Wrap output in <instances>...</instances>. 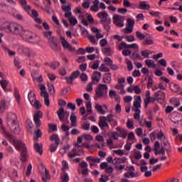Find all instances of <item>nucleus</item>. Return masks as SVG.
<instances>
[{
  "label": "nucleus",
  "instance_id": "obj_56",
  "mask_svg": "<svg viewBox=\"0 0 182 182\" xmlns=\"http://www.w3.org/2000/svg\"><path fill=\"white\" fill-rule=\"evenodd\" d=\"M82 138L88 141H91V140H93V136L90 134H82Z\"/></svg>",
  "mask_w": 182,
  "mask_h": 182
},
{
  "label": "nucleus",
  "instance_id": "obj_24",
  "mask_svg": "<svg viewBox=\"0 0 182 182\" xmlns=\"http://www.w3.org/2000/svg\"><path fill=\"white\" fill-rule=\"evenodd\" d=\"M85 160L87 161H89L90 163H100V161H102V159L97 157V158H95L93 156H87L85 158Z\"/></svg>",
  "mask_w": 182,
  "mask_h": 182
},
{
  "label": "nucleus",
  "instance_id": "obj_19",
  "mask_svg": "<svg viewBox=\"0 0 182 182\" xmlns=\"http://www.w3.org/2000/svg\"><path fill=\"white\" fill-rule=\"evenodd\" d=\"M116 130L119 133V137H122V139H126V137H127V131L126 129L118 127L116 128Z\"/></svg>",
  "mask_w": 182,
  "mask_h": 182
},
{
  "label": "nucleus",
  "instance_id": "obj_13",
  "mask_svg": "<svg viewBox=\"0 0 182 182\" xmlns=\"http://www.w3.org/2000/svg\"><path fill=\"white\" fill-rule=\"evenodd\" d=\"M113 20L114 24L118 26V28H123L124 26V23H123L124 22V17L117 15L113 17Z\"/></svg>",
  "mask_w": 182,
  "mask_h": 182
},
{
  "label": "nucleus",
  "instance_id": "obj_37",
  "mask_svg": "<svg viewBox=\"0 0 182 182\" xmlns=\"http://www.w3.org/2000/svg\"><path fill=\"white\" fill-rule=\"evenodd\" d=\"M145 63L148 68H156V64H154V61L153 60H145Z\"/></svg>",
  "mask_w": 182,
  "mask_h": 182
},
{
  "label": "nucleus",
  "instance_id": "obj_33",
  "mask_svg": "<svg viewBox=\"0 0 182 182\" xmlns=\"http://www.w3.org/2000/svg\"><path fill=\"white\" fill-rule=\"evenodd\" d=\"M154 151L156 156H158V154H160V142L155 141L154 143Z\"/></svg>",
  "mask_w": 182,
  "mask_h": 182
},
{
  "label": "nucleus",
  "instance_id": "obj_35",
  "mask_svg": "<svg viewBox=\"0 0 182 182\" xmlns=\"http://www.w3.org/2000/svg\"><path fill=\"white\" fill-rule=\"evenodd\" d=\"M14 97L18 103H19V102H21V95H19V90H18L16 87L14 88Z\"/></svg>",
  "mask_w": 182,
  "mask_h": 182
},
{
  "label": "nucleus",
  "instance_id": "obj_27",
  "mask_svg": "<svg viewBox=\"0 0 182 182\" xmlns=\"http://www.w3.org/2000/svg\"><path fill=\"white\" fill-rule=\"evenodd\" d=\"M28 99L31 103V105H32V103H33V102L35 100H36V95H35L33 93V92L32 90H31L29 92H28Z\"/></svg>",
  "mask_w": 182,
  "mask_h": 182
},
{
  "label": "nucleus",
  "instance_id": "obj_46",
  "mask_svg": "<svg viewBox=\"0 0 182 182\" xmlns=\"http://www.w3.org/2000/svg\"><path fill=\"white\" fill-rule=\"evenodd\" d=\"M127 26L129 27V28H134V23H135V21L134 20L132 19V18H128L127 20Z\"/></svg>",
  "mask_w": 182,
  "mask_h": 182
},
{
  "label": "nucleus",
  "instance_id": "obj_9",
  "mask_svg": "<svg viewBox=\"0 0 182 182\" xmlns=\"http://www.w3.org/2000/svg\"><path fill=\"white\" fill-rule=\"evenodd\" d=\"M40 95L41 97H44V103L47 107L50 105V102L49 101V94L46 92V87L43 84L40 85Z\"/></svg>",
  "mask_w": 182,
  "mask_h": 182
},
{
  "label": "nucleus",
  "instance_id": "obj_7",
  "mask_svg": "<svg viewBox=\"0 0 182 182\" xmlns=\"http://www.w3.org/2000/svg\"><path fill=\"white\" fill-rule=\"evenodd\" d=\"M124 163H126V157H124L122 159H114V166L115 170H118V171H122V170H124V168H126V165H124Z\"/></svg>",
  "mask_w": 182,
  "mask_h": 182
},
{
  "label": "nucleus",
  "instance_id": "obj_10",
  "mask_svg": "<svg viewBox=\"0 0 182 182\" xmlns=\"http://www.w3.org/2000/svg\"><path fill=\"white\" fill-rule=\"evenodd\" d=\"M42 117H43V113L41 111H37L33 114V121L37 129L42 126V122L41 121Z\"/></svg>",
  "mask_w": 182,
  "mask_h": 182
},
{
  "label": "nucleus",
  "instance_id": "obj_21",
  "mask_svg": "<svg viewBox=\"0 0 182 182\" xmlns=\"http://www.w3.org/2000/svg\"><path fill=\"white\" fill-rule=\"evenodd\" d=\"M46 66H49L51 69H53V70H55V69H58V68H59V66H60V63L58 62V61H55L53 63H45Z\"/></svg>",
  "mask_w": 182,
  "mask_h": 182
},
{
  "label": "nucleus",
  "instance_id": "obj_36",
  "mask_svg": "<svg viewBox=\"0 0 182 182\" xmlns=\"http://www.w3.org/2000/svg\"><path fill=\"white\" fill-rule=\"evenodd\" d=\"M95 109H96L97 112H98V113H101V114H105V113H106V111H105V109H103V107H102V105H96Z\"/></svg>",
  "mask_w": 182,
  "mask_h": 182
},
{
  "label": "nucleus",
  "instance_id": "obj_39",
  "mask_svg": "<svg viewBox=\"0 0 182 182\" xmlns=\"http://www.w3.org/2000/svg\"><path fill=\"white\" fill-rule=\"evenodd\" d=\"M62 164H63L62 171H63L64 173H66V170H69V164L66 161H63Z\"/></svg>",
  "mask_w": 182,
  "mask_h": 182
},
{
  "label": "nucleus",
  "instance_id": "obj_50",
  "mask_svg": "<svg viewBox=\"0 0 182 182\" xmlns=\"http://www.w3.org/2000/svg\"><path fill=\"white\" fill-rule=\"evenodd\" d=\"M119 50H122V49H127V43L125 42H122L118 46Z\"/></svg>",
  "mask_w": 182,
  "mask_h": 182
},
{
  "label": "nucleus",
  "instance_id": "obj_32",
  "mask_svg": "<svg viewBox=\"0 0 182 182\" xmlns=\"http://www.w3.org/2000/svg\"><path fill=\"white\" fill-rule=\"evenodd\" d=\"M50 174H49V171L48 169H45V176L42 178L43 182H48V180H50Z\"/></svg>",
  "mask_w": 182,
  "mask_h": 182
},
{
  "label": "nucleus",
  "instance_id": "obj_48",
  "mask_svg": "<svg viewBox=\"0 0 182 182\" xmlns=\"http://www.w3.org/2000/svg\"><path fill=\"white\" fill-rule=\"evenodd\" d=\"M48 127L52 132H58V125L56 124H50Z\"/></svg>",
  "mask_w": 182,
  "mask_h": 182
},
{
  "label": "nucleus",
  "instance_id": "obj_5",
  "mask_svg": "<svg viewBox=\"0 0 182 182\" xmlns=\"http://www.w3.org/2000/svg\"><path fill=\"white\" fill-rule=\"evenodd\" d=\"M105 96H107V85L106 84H99L95 91L94 99L95 100H98L100 97Z\"/></svg>",
  "mask_w": 182,
  "mask_h": 182
},
{
  "label": "nucleus",
  "instance_id": "obj_22",
  "mask_svg": "<svg viewBox=\"0 0 182 182\" xmlns=\"http://www.w3.org/2000/svg\"><path fill=\"white\" fill-rule=\"evenodd\" d=\"M140 170L141 173H144L145 177H151V171H147L149 170V167L141 166Z\"/></svg>",
  "mask_w": 182,
  "mask_h": 182
},
{
  "label": "nucleus",
  "instance_id": "obj_1",
  "mask_svg": "<svg viewBox=\"0 0 182 182\" xmlns=\"http://www.w3.org/2000/svg\"><path fill=\"white\" fill-rule=\"evenodd\" d=\"M3 29L9 33L21 35L23 39L28 41L30 43H38L39 42V36H36L29 30H25L22 27H19L14 23H4Z\"/></svg>",
  "mask_w": 182,
  "mask_h": 182
},
{
  "label": "nucleus",
  "instance_id": "obj_28",
  "mask_svg": "<svg viewBox=\"0 0 182 182\" xmlns=\"http://www.w3.org/2000/svg\"><path fill=\"white\" fill-rule=\"evenodd\" d=\"M150 97H151V96L150 95V90H147L146 92V97L144 100V107L145 109H147V107H149V100L150 99Z\"/></svg>",
  "mask_w": 182,
  "mask_h": 182
},
{
  "label": "nucleus",
  "instance_id": "obj_30",
  "mask_svg": "<svg viewBox=\"0 0 182 182\" xmlns=\"http://www.w3.org/2000/svg\"><path fill=\"white\" fill-rule=\"evenodd\" d=\"M50 46L54 52H60V50H62L60 46H58V43H53L52 44H50Z\"/></svg>",
  "mask_w": 182,
  "mask_h": 182
},
{
  "label": "nucleus",
  "instance_id": "obj_63",
  "mask_svg": "<svg viewBox=\"0 0 182 182\" xmlns=\"http://www.w3.org/2000/svg\"><path fill=\"white\" fill-rule=\"evenodd\" d=\"M171 90H173V92H180V86H178V85L177 84H174L171 88Z\"/></svg>",
  "mask_w": 182,
  "mask_h": 182
},
{
  "label": "nucleus",
  "instance_id": "obj_61",
  "mask_svg": "<svg viewBox=\"0 0 182 182\" xmlns=\"http://www.w3.org/2000/svg\"><path fill=\"white\" fill-rule=\"evenodd\" d=\"M100 167L101 170H106V168L109 167V164L107 162H102L100 164Z\"/></svg>",
  "mask_w": 182,
  "mask_h": 182
},
{
  "label": "nucleus",
  "instance_id": "obj_62",
  "mask_svg": "<svg viewBox=\"0 0 182 182\" xmlns=\"http://www.w3.org/2000/svg\"><path fill=\"white\" fill-rule=\"evenodd\" d=\"M91 132L95 134H97V133H99V128L95 125L91 126Z\"/></svg>",
  "mask_w": 182,
  "mask_h": 182
},
{
  "label": "nucleus",
  "instance_id": "obj_4",
  "mask_svg": "<svg viewBox=\"0 0 182 182\" xmlns=\"http://www.w3.org/2000/svg\"><path fill=\"white\" fill-rule=\"evenodd\" d=\"M62 9L65 12V18L68 19V22H70V25L75 26V25L77 23V19H76V17L72 16V8L70 6H62Z\"/></svg>",
  "mask_w": 182,
  "mask_h": 182
},
{
  "label": "nucleus",
  "instance_id": "obj_16",
  "mask_svg": "<svg viewBox=\"0 0 182 182\" xmlns=\"http://www.w3.org/2000/svg\"><path fill=\"white\" fill-rule=\"evenodd\" d=\"M99 126L101 127L102 130H103V127H108L109 124L107 123V118L105 116H102L100 117V121L98 122Z\"/></svg>",
  "mask_w": 182,
  "mask_h": 182
},
{
  "label": "nucleus",
  "instance_id": "obj_47",
  "mask_svg": "<svg viewBox=\"0 0 182 182\" xmlns=\"http://www.w3.org/2000/svg\"><path fill=\"white\" fill-rule=\"evenodd\" d=\"M134 110H140L141 109V102L134 101Z\"/></svg>",
  "mask_w": 182,
  "mask_h": 182
},
{
  "label": "nucleus",
  "instance_id": "obj_17",
  "mask_svg": "<svg viewBox=\"0 0 182 182\" xmlns=\"http://www.w3.org/2000/svg\"><path fill=\"white\" fill-rule=\"evenodd\" d=\"M33 147L38 154H40V156L43 154V145L42 144L35 143Z\"/></svg>",
  "mask_w": 182,
  "mask_h": 182
},
{
  "label": "nucleus",
  "instance_id": "obj_12",
  "mask_svg": "<svg viewBox=\"0 0 182 182\" xmlns=\"http://www.w3.org/2000/svg\"><path fill=\"white\" fill-rule=\"evenodd\" d=\"M60 41L61 42V45L64 49H66L67 50H69V52H75L76 50V48L75 47L72 46L69 44V42L65 39L64 37H61L60 38Z\"/></svg>",
  "mask_w": 182,
  "mask_h": 182
},
{
  "label": "nucleus",
  "instance_id": "obj_38",
  "mask_svg": "<svg viewBox=\"0 0 182 182\" xmlns=\"http://www.w3.org/2000/svg\"><path fill=\"white\" fill-rule=\"evenodd\" d=\"M125 62L127 63L128 70H129V72H132V70H133V63H132V60H130L129 59H126Z\"/></svg>",
  "mask_w": 182,
  "mask_h": 182
},
{
  "label": "nucleus",
  "instance_id": "obj_52",
  "mask_svg": "<svg viewBox=\"0 0 182 182\" xmlns=\"http://www.w3.org/2000/svg\"><path fill=\"white\" fill-rule=\"evenodd\" d=\"M14 65L17 69H21V68H22V65H21V63L19 62V59H18V58H14Z\"/></svg>",
  "mask_w": 182,
  "mask_h": 182
},
{
  "label": "nucleus",
  "instance_id": "obj_42",
  "mask_svg": "<svg viewBox=\"0 0 182 182\" xmlns=\"http://www.w3.org/2000/svg\"><path fill=\"white\" fill-rule=\"evenodd\" d=\"M135 113L134 114V119H135V120H137V122H139V120H140V114L141 113V110H134Z\"/></svg>",
  "mask_w": 182,
  "mask_h": 182
},
{
  "label": "nucleus",
  "instance_id": "obj_29",
  "mask_svg": "<svg viewBox=\"0 0 182 182\" xmlns=\"http://www.w3.org/2000/svg\"><path fill=\"white\" fill-rule=\"evenodd\" d=\"M139 9L147 11V10L150 9V5L146 4V1H141L139 3Z\"/></svg>",
  "mask_w": 182,
  "mask_h": 182
},
{
  "label": "nucleus",
  "instance_id": "obj_6",
  "mask_svg": "<svg viewBox=\"0 0 182 182\" xmlns=\"http://www.w3.org/2000/svg\"><path fill=\"white\" fill-rule=\"evenodd\" d=\"M83 147L79 144H75V148H73L68 154V159H74L76 156H82L83 154Z\"/></svg>",
  "mask_w": 182,
  "mask_h": 182
},
{
  "label": "nucleus",
  "instance_id": "obj_11",
  "mask_svg": "<svg viewBox=\"0 0 182 182\" xmlns=\"http://www.w3.org/2000/svg\"><path fill=\"white\" fill-rule=\"evenodd\" d=\"M97 16L100 18V23H105V22H108V23H112V19L109 18V14H107V11H101L99 12L97 14Z\"/></svg>",
  "mask_w": 182,
  "mask_h": 182
},
{
  "label": "nucleus",
  "instance_id": "obj_64",
  "mask_svg": "<svg viewBox=\"0 0 182 182\" xmlns=\"http://www.w3.org/2000/svg\"><path fill=\"white\" fill-rule=\"evenodd\" d=\"M133 32V27H127L124 28V33L127 34L132 33Z\"/></svg>",
  "mask_w": 182,
  "mask_h": 182
},
{
  "label": "nucleus",
  "instance_id": "obj_44",
  "mask_svg": "<svg viewBox=\"0 0 182 182\" xmlns=\"http://www.w3.org/2000/svg\"><path fill=\"white\" fill-rule=\"evenodd\" d=\"M6 106V102H5V101H1L0 102V113H4V112H5Z\"/></svg>",
  "mask_w": 182,
  "mask_h": 182
},
{
  "label": "nucleus",
  "instance_id": "obj_49",
  "mask_svg": "<svg viewBox=\"0 0 182 182\" xmlns=\"http://www.w3.org/2000/svg\"><path fill=\"white\" fill-rule=\"evenodd\" d=\"M109 42H107V40L105 38H103L100 40V45L102 46V48H105V46H107Z\"/></svg>",
  "mask_w": 182,
  "mask_h": 182
},
{
  "label": "nucleus",
  "instance_id": "obj_26",
  "mask_svg": "<svg viewBox=\"0 0 182 182\" xmlns=\"http://www.w3.org/2000/svg\"><path fill=\"white\" fill-rule=\"evenodd\" d=\"M93 4L94 5L90 6V11L92 12H97L99 11V0H95Z\"/></svg>",
  "mask_w": 182,
  "mask_h": 182
},
{
  "label": "nucleus",
  "instance_id": "obj_15",
  "mask_svg": "<svg viewBox=\"0 0 182 182\" xmlns=\"http://www.w3.org/2000/svg\"><path fill=\"white\" fill-rule=\"evenodd\" d=\"M156 100L159 103H164L166 100V93L161 90H159L154 93Z\"/></svg>",
  "mask_w": 182,
  "mask_h": 182
},
{
  "label": "nucleus",
  "instance_id": "obj_34",
  "mask_svg": "<svg viewBox=\"0 0 182 182\" xmlns=\"http://www.w3.org/2000/svg\"><path fill=\"white\" fill-rule=\"evenodd\" d=\"M31 106H33V107H36L37 110H39L41 107H42V105H41V102L39 100H36L33 102H32Z\"/></svg>",
  "mask_w": 182,
  "mask_h": 182
},
{
  "label": "nucleus",
  "instance_id": "obj_58",
  "mask_svg": "<svg viewBox=\"0 0 182 182\" xmlns=\"http://www.w3.org/2000/svg\"><path fill=\"white\" fill-rule=\"evenodd\" d=\"M136 37L139 38L140 41H143V39H145V38L146 37L139 31H136Z\"/></svg>",
  "mask_w": 182,
  "mask_h": 182
},
{
  "label": "nucleus",
  "instance_id": "obj_51",
  "mask_svg": "<svg viewBox=\"0 0 182 182\" xmlns=\"http://www.w3.org/2000/svg\"><path fill=\"white\" fill-rule=\"evenodd\" d=\"M67 107H68V109H70L73 111L76 110V104H73L72 102H68L67 104Z\"/></svg>",
  "mask_w": 182,
  "mask_h": 182
},
{
  "label": "nucleus",
  "instance_id": "obj_31",
  "mask_svg": "<svg viewBox=\"0 0 182 182\" xmlns=\"http://www.w3.org/2000/svg\"><path fill=\"white\" fill-rule=\"evenodd\" d=\"M102 82L104 83H107V84L110 83L112 82V74L110 73L105 74L102 80Z\"/></svg>",
  "mask_w": 182,
  "mask_h": 182
},
{
  "label": "nucleus",
  "instance_id": "obj_41",
  "mask_svg": "<svg viewBox=\"0 0 182 182\" xmlns=\"http://www.w3.org/2000/svg\"><path fill=\"white\" fill-rule=\"evenodd\" d=\"M80 75V71L76 70L73 72L70 76L73 77V79L75 80V79H77V77H79Z\"/></svg>",
  "mask_w": 182,
  "mask_h": 182
},
{
  "label": "nucleus",
  "instance_id": "obj_2",
  "mask_svg": "<svg viewBox=\"0 0 182 182\" xmlns=\"http://www.w3.org/2000/svg\"><path fill=\"white\" fill-rule=\"evenodd\" d=\"M4 136L10 143H12L16 150L18 151H21V161L23 163H25V161L28 160V158L26 157V155L28 154V149L25 146V144L22 143V141L21 140L15 139V136L9 132L6 133Z\"/></svg>",
  "mask_w": 182,
  "mask_h": 182
},
{
  "label": "nucleus",
  "instance_id": "obj_14",
  "mask_svg": "<svg viewBox=\"0 0 182 182\" xmlns=\"http://www.w3.org/2000/svg\"><path fill=\"white\" fill-rule=\"evenodd\" d=\"M125 170L127 171H129V172H127L124 174V177H125V178H130V177L132 178H134V177H136V173L134 172V166H127L125 168Z\"/></svg>",
  "mask_w": 182,
  "mask_h": 182
},
{
  "label": "nucleus",
  "instance_id": "obj_43",
  "mask_svg": "<svg viewBox=\"0 0 182 182\" xmlns=\"http://www.w3.org/2000/svg\"><path fill=\"white\" fill-rule=\"evenodd\" d=\"M61 182H69V175H68V173L64 172V174L61 176Z\"/></svg>",
  "mask_w": 182,
  "mask_h": 182
},
{
  "label": "nucleus",
  "instance_id": "obj_55",
  "mask_svg": "<svg viewBox=\"0 0 182 182\" xmlns=\"http://www.w3.org/2000/svg\"><path fill=\"white\" fill-rule=\"evenodd\" d=\"M64 79L66 80V83H68V85H72L73 83L74 80L70 75L69 77H64Z\"/></svg>",
  "mask_w": 182,
  "mask_h": 182
},
{
  "label": "nucleus",
  "instance_id": "obj_25",
  "mask_svg": "<svg viewBox=\"0 0 182 182\" xmlns=\"http://www.w3.org/2000/svg\"><path fill=\"white\" fill-rule=\"evenodd\" d=\"M102 52L104 55H107V56H112L113 55V51H112V48L109 47L102 48Z\"/></svg>",
  "mask_w": 182,
  "mask_h": 182
},
{
  "label": "nucleus",
  "instance_id": "obj_59",
  "mask_svg": "<svg viewBox=\"0 0 182 182\" xmlns=\"http://www.w3.org/2000/svg\"><path fill=\"white\" fill-rule=\"evenodd\" d=\"M80 79H81V80L82 82H87V75H86V73H82L80 75Z\"/></svg>",
  "mask_w": 182,
  "mask_h": 182
},
{
  "label": "nucleus",
  "instance_id": "obj_54",
  "mask_svg": "<svg viewBox=\"0 0 182 182\" xmlns=\"http://www.w3.org/2000/svg\"><path fill=\"white\" fill-rule=\"evenodd\" d=\"M48 90L50 95H55V86L53 84H50L48 85Z\"/></svg>",
  "mask_w": 182,
  "mask_h": 182
},
{
  "label": "nucleus",
  "instance_id": "obj_8",
  "mask_svg": "<svg viewBox=\"0 0 182 182\" xmlns=\"http://www.w3.org/2000/svg\"><path fill=\"white\" fill-rule=\"evenodd\" d=\"M50 141H55V144H51L50 146V153H55L56 150L58 149V146L60 144V139L59 138V136L58 134H53L50 137Z\"/></svg>",
  "mask_w": 182,
  "mask_h": 182
},
{
  "label": "nucleus",
  "instance_id": "obj_23",
  "mask_svg": "<svg viewBox=\"0 0 182 182\" xmlns=\"http://www.w3.org/2000/svg\"><path fill=\"white\" fill-rule=\"evenodd\" d=\"M65 113L63 107H60L59 110L57 111V114L60 122H63V119H65Z\"/></svg>",
  "mask_w": 182,
  "mask_h": 182
},
{
  "label": "nucleus",
  "instance_id": "obj_3",
  "mask_svg": "<svg viewBox=\"0 0 182 182\" xmlns=\"http://www.w3.org/2000/svg\"><path fill=\"white\" fill-rule=\"evenodd\" d=\"M7 126L11 132L16 134H19L21 129L19 128V122L18 121V115L14 112H9L7 114Z\"/></svg>",
  "mask_w": 182,
  "mask_h": 182
},
{
  "label": "nucleus",
  "instance_id": "obj_57",
  "mask_svg": "<svg viewBox=\"0 0 182 182\" xmlns=\"http://www.w3.org/2000/svg\"><path fill=\"white\" fill-rule=\"evenodd\" d=\"M100 182H107L109 181V176L106 175H102L99 180Z\"/></svg>",
  "mask_w": 182,
  "mask_h": 182
},
{
  "label": "nucleus",
  "instance_id": "obj_60",
  "mask_svg": "<svg viewBox=\"0 0 182 182\" xmlns=\"http://www.w3.org/2000/svg\"><path fill=\"white\" fill-rule=\"evenodd\" d=\"M133 90L136 95H140L141 93V90L140 89V87H139V85H135L134 87H133Z\"/></svg>",
  "mask_w": 182,
  "mask_h": 182
},
{
  "label": "nucleus",
  "instance_id": "obj_18",
  "mask_svg": "<svg viewBox=\"0 0 182 182\" xmlns=\"http://www.w3.org/2000/svg\"><path fill=\"white\" fill-rule=\"evenodd\" d=\"M144 46H150V45H154V40L152 36H146L144 38V41L142 42Z\"/></svg>",
  "mask_w": 182,
  "mask_h": 182
},
{
  "label": "nucleus",
  "instance_id": "obj_20",
  "mask_svg": "<svg viewBox=\"0 0 182 182\" xmlns=\"http://www.w3.org/2000/svg\"><path fill=\"white\" fill-rule=\"evenodd\" d=\"M161 144L163 146L161 147H164V149H166V153H168V154H170V153H171V146L170 145L168 141H163Z\"/></svg>",
  "mask_w": 182,
  "mask_h": 182
},
{
  "label": "nucleus",
  "instance_id": "obj_53",
  "mask_svg": "<svg viewBox=\"0 0 182 182\" xmlns=\"http://www.w3.org/2000/svg\"><path fill=\"white\" fill-rule=\"evenodd\" d=\"M134 157L136 160H140V159H141V152H140V151H135Z\"/></svg>",
  "mask_w": 182,
  "mask_h": 182
},
{
  "label": "nucleus",
  "instance_id": "obj_45",
  "mask_svg": "<svg viewBox=\"0 0 182 182\" xmlns=\"http://www.w3.org/2000/svg\"><path fill=\"white\" fill-rule=\"evenodd\" d=\"M102 25H103L104 26V29H105V31H107V32H109V31H110V23H109V21H106L104 23H101Z\"/></svg>",
  "mask_w": 182,
  "mask_h": 182
},
{
  "label": "nucleus",
  "instance_id": "obj_40",
  "mask_svg": "<svg viewBox=\"0 0 182 182\" xmlns=\"http://www.w3.org/2000/svg\"><path fill=\"white\" fill-rule=\"evenodd\" d=\"M8 81L6 80H1L0 81V85L2 87V89H4V90H5L6 92V86H8Z\"/></svg>",
  "mask_w": 182,
  "mask_h": 182
}]
</instances>
